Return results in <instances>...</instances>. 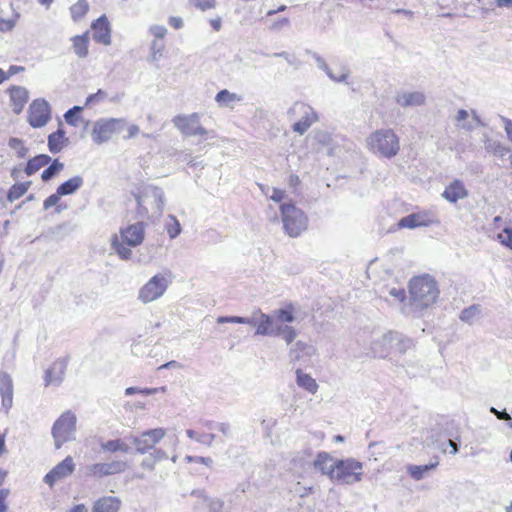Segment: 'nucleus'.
<instances>
[{"label": "nucleus", "instance_id": "nucleus-64", "mask_svg": "<svg viewBox=\"0 0 512 512\" xmlns=\"http://www.w3.org/2000/svg\"><path fill=\"white\" fill-rule=\"evenodd\" d=\"M150 454L157 463L168 458L167 453L162 449H154Z\"/></svg>", "mask_w": 512, "mask_h": 512}, {"label": "nucleus", "instance_id": "nucleus-44", "mask_svg": "<svg viewBox=\"0 0 512 512\" xmlns=\"http://www.w3.org/2000/svg\"><path fill=\"white\" fill-rule=\"evenodd\" d=\"M165 229L171 239L176 238L182 231L179 221L171 214L167 216Z\"/></svg>", "mask_w": 512, "mask_h": 512}, {"label": "nucleus", "instance_id": "nucleus-14", "mask_svg": "<svg viewBox=\"0 0 512 512\" xmlns=\"http://www.w3.org/2000/svg\"><path fill=\"white\" fill-rule=\"evenodd\" d=\"M51 110L47 101L43 99L34 100L28 110V122L34 128L45 126L51 118Z\"/></svg>", "mask_w": 512, "mask_h": 512}, {"label": "nucleus", "instance_id": "nucleus-50", "mask_svg": "<svg viewBox=\"0 0 512 512\" xmlns=\"http://www.w3.org/2000/svg\"><path fill=\"white\" fill-rule=\"evenodd\" d=\"M8 145L11 149L15 150L19 158H25L28 154V148L24 146V143L19 138H10Z\"/></svg>", "mask_w": 512, "mask_h": 512}, {"label": "nucleus", "instance_id": "nucleus-6", "mask_svg": "<svg viewBox=\"0 0 512 512\" xmlns=\"http://www.w3.org/2000/svg\"><path fill=\"white\" fill-rule=\"evenodd\" d=\"M285 232L290 237H298L307 228L308 218L294 204L284 203L280 206Z\"/></svg>", "mask_w": 512, "mask_h": 512}, {"label": "nucleus", "instance_id": "nucleus-24", "mask_svg": "<svg viewBox=\"0 0 512 512\" xmlns=\"http://www.w3.org/2000/svg\"><path fill=\"white\" fill-rule=\"evenodd\" d=\"M316 353V348L303 341H297L290 348L289 355L292 361L309 359Z\"/></svg>", "mask_w": 512, "mask_h": 512}, {"label": "nucleus", "instance_id": "nucleus-61", "mask_svg": "<svg viewBox=\"0 0 512 512\" xmlns=\"http://www.w3.org/2000/svg\"><path fill=\"white\" fill-rule=\"evenodd\" d=\"M223 501L220 499H212L209 501V509L211 512H222Z\"/></svg>", "mask_w": 512, "mask_h": 512}, {"label": "nucleus", "instance_id": "nucleus-54", "mask_svg": "<svg viewBox=\"0 0 512 512\" xmlns=\"http://www.w3.org/2000/svg\"><path fill=\"white\" fill-rule=\"evenodd\" d=\"M62 197V195H59V192L58 190L56 191V193L50 195L49 197H47L43 203V208L45 210H48L50 209L51 207L55 206L60 198Z\"/></svg>", "mask_w": 512, "mask_h": 512}, {"label": "nucleus", "instance_id": "nucleus-26", "mask_svg": "<svg viewBox=\"0 0 512 512\" xmlns=\"http://www.w3.org/2000/svg\"><path fill=\"white\" fill-rule=\"evenodd\" d=\"M313 59L316 62L317 67L324 71L327 76L334 82H346L347 78L349 77L350 71L347 67L343 66L341 67V75L340 77H336L335 74L332 72V70L329 68L325 60L316 52H309Z\"/></svg>", "mask_w": 512, "mask_h": 512}, {"label": "nucleus", "instance_id": "nucleus-59", "mask_svg": "<svg viewBox=\"0 0 512 512\" xmlns=\"http://www.w3.org/2000/svg\"><path fill=\"white\" fill-rule=\"evenodd\" d=\"M151 33L158 39L164 38L167 33V29L161 25L152 26L150 29Z\"/></svg>", "mask_w": 512, "mask_h": 512}, {"label": "nucleus", "instance_id": "nucleus-8", "mask_svg": "<svg viewBox=\"0 0 512 512\" xmlns=\"http://www.w3.org/2000/svg\"><path fill=\"white\" fill-rule=\"evenodd\" d=\"M171 284L170 275L156 274L145 283L138 292V300L143 304L161 298Z\"/></svg>", "mask_w": 512, "mask_h": 512}, {"label": "nucleus", "instance_id": "nucleus-16", "mask_svg": "<svg viewBox=\"0 0 512 512\" xmlns=\"http://www.w3.org/2000/svg\"><path fill=\"white\" fill-rule=\"evenodd\" d=\"M127 463L122 460H113L106 463H95L87 466V475L92 477H105L113 474L122 473L126 470Z\"/></svg>", "mask_w": 512, "mask_h": 512}, {"label": "nucleus", "instance_id": "nucleus-10", "mask_svg": "<svg viewBox=\"0 0 512 512\" xmlns=\"http://www.w3.org/2000/svg\"><path fill=\"white\" fill-rule=\"evenodd\" d=\"M127 126L123 118H101L95 121L92 129L94 143L100 145L109 141L115 133H120Z\"/></svg>", "mask_w": 512, "mask_h": 512}, {"label": "nucleus", "instance_id": "nucleus-25", "mask_svg": "<svg viewBox=\"0 0 512 512\" xmlns=\"http://www.w3.org/2000/svg\"><path fill=\"white\" fill-rule=\"evenodd\" d=\"M121 500L115 496H104L97 499L92 507V512H119Z\"/></svg>", "mask_w": 512, "mask_h": 512}, {"label": "nucleus", "instance_id": "nucleus-40", "mask_svg": "<svg viewBox=\"0 0 512 512\" xmlns=\"http://www.w3.org/2000/svg\"><path fill=\"white\" fill-rule=\"evenodd\" d=\"M30 185H31L30 181L14 184L8 191V194H7L8 201L14 202L15 200L22 197L28 191Z\"/></svg>", "mask_w": 512, "mask_h": 512}, {"label": "nucleus", "instance_id": "nucleus-43", "mask_svg": "<svg viewBox=\"0 0 512 512\" xmlns=\"http://www.w3.org/2000/svg\"><path fill=\"white\" fill-rule=\"evenodd\" d=\"M485 149L498 157H503L509 152V148L502 145L499 141L493 139H487L485 141Z\"/></svg>", "mask_w": 512, "mask_h": 512}, {"label": "nucleus", "instance_id": "nucleus-35", "mask_svg": "<svg viewBox=\"0 0 512 512\" xmlns=\"http://www.w3.org/2000/svg\"><path fill=\"white\" fill-rule=\"evenodd\" d=\"M51 157L46 154H40L30 159L25 167V173L30 176L49 164Z\"/></svg>", "mask_w": 512, "mask_h": 512}, {"label": "nucleus", "instance_id": "nucleus-39", "mask_svg": "<svg viewBox=\"0 0 512 512\" xmlns=\"http://www.w3.org/2000/svg\"><path fill=\"white\" fill-rule=\"evenodd\" d=\"M73 49L75 54L84 58L88 54V33L78 35L73 38Z\"/></svg>", "mask_w": 512, "mask_h": 512}, {"label": "nucleus", "instance_id": "nucleus-27", "mask_svg": "<svg viewBox=\"0 0 512 512\" xmlns=\"http://www.w3.org/2000/svg\"><path fill=\"white\" fill-rule=\"evenodd\" d=\"M396 103L402 107H414L425 104L426 97L422 92H403L399 93L396 98Z\"/></svg>", "mask_w": 512, "mask_h": 512}, {"label": "nucleus", "instance_id": "nucleus-32", "mask_svg": "<svg viewBox=\"0 0 512 512\" xmlns=\"http://www.w3.org/2000/svg\"><path fill=\"white\" fill-rule=\"evenodd\" d=\"M83 183V178L77 175L59 185L57 190L59 192V195H71L74 194L78 189H80L83 186Z\"/></svg>", "mask_w": 512, "mask_h": 512}, {"label": "nucleus", "instance_id": "nucleus-49", "mask_svg": "<svg viewBox=\"0 0 512 512\" xmlns=\"http://www.w3.org/2000/svg\"><path fill=\"white\" fill-rule=\"evenodd\" d=\"M165 387L162 386V387H158V388H138V387H128L125 389V395L126 396H131L135 393H139V394H142L144 396H148V395H153V394H156L158 392H164L165 391Z\"/></svg>", "mask_w": 512, "mask_h": 512}, {"label": "nucleus", "instance_id": "nucleus-57", "mask_svg": "<svg viewBox=\"0 0 512 512\" xmlns=\"http://www.w3.org/2000/svg\"><path fill=\"white\" fill-rule=\"evenodd\" d=\"M157 462L154 460V458L149 454L147 457H145L141 462V467L147 470H154L155 465Z\"/></svg>", "mask_w": 512, "mask_h": 512}, {"label": "nucleus", "instance_id": "nucleus-3", "mask_svg": "<svg viewBox=\"0 0 512 512\" xmlns=\"http://www.w3.org/2000/svg\"><path fill=\"white\" fill-rule=\"evenodd\" d=\"M368 149L381 157L392 158L400 150L399 137L392 129H379L366 139Z\"/></svg>", "mask_w": 512, "mask_h": 512}, {"label": "nucleus", "instance_id": "nucleus-48", "mask_svg": "<svg viewBox=\"0 0 512 512\" xmlns=\"http://www.w3.org/2000/svg\"><path fill=\"white\" fill-rule=\"evenodd\" d=\"M186 434L189 438L194 439L195 441H197L201 444H204L206 446H209V447L212 445L213 441L216 438V436L214 434H207V433L199 434L192 429L187 430Z\"/></svg>", "mask_w": 512, "mask_h": 512}, {"label": "nucleus", "instance_id": "nucleus-58", "mask_svg": "<svg viewBox=\"0 0 512 512\" xmlns=\"http://www.w3.org/2000/svg\"><path fill=\"white\" fill-rule=\"evenodd\" d=\"M140 133V129L137 125L132 124L127 127V134L123 136L124 140L135 138Z\"/></svg>", "mask_w": 512, "mask_h": 512}, {"label": "nucleus", "instance_id": "nucleus-41", "mask_svg": "<svg viewBox=\"0 0 512 512\" xmlns=\"http://www.w3.org/2000/svg\"><path fill=\"white\" fill-rule=\"evenodd\" d=\"M387 295L393 297L398 303H401L406 297L405 290L400 286L383 287L380 296L387 299Z\"/></svg>", "mask_w": 512, "mask_h": 512}, {"label": "nucleus", "instance_id": "nucleus-11", "mask_svg": "<svg viewBox=\"0 0 512 512\" xmlns=\"http://www.w3.org/2000/svg\"><path fill=\"white\" fill-rule=\"evenodd\" d=\"M76 416L71 411L63 413L54 423L52 435L56 449L68 441L74 440L76 431Z\"/></svg>", "mask_w": 512, "mask_h": 512}, {"label": "nucleus", "instance_id": "nucleus-60", "mask_svg": "<svg viewBox=\"0 0 512 512\" xmlns=\"http://www.w3.org/2000/svg\"><path fill=\"white\" fill-rule=\"evenodd\" d=\"M490 412L493 413L498 419L504 420V421H511V416L509 413H507L506 410L499 411L494 407L490 408Z\"/></svg>", "mask_w": 512, "mask_h": 512}, {"label": "nucleus", "instance_id": "nucleus-1", "mask_svg": "<svg viewBox=\"0 0 512 512\" xmlns=\"http://www.w3.org/2000/svg\"><path fill=\"white\" fill-rule=\"evenodd\" d=\"M413 346L412 339L399 332L389 331L371 342L370 351L375 358L384 359L392 353L403 355Z\"/></svg>", "mask_w": 512, "mask_h": 512}, {"label": "nucleus", "instance_id": "nucleus-63", "mask_svg": "<svg viewBox=\"0 0 512 512\" xmlns=\"http://www.w3.org/2000/svg\"><path fill=\"white\" fill-rule=\"evenodd\" d=\"M285 197V191L277 188H273L272 195L270 196L271 200L274 202H281Z\"/></svg>", "mask_w": 512, "mask_h": 512}, {"label": "nucleus", "instance_id": "nucleus-17", "mask_svg": "<svg viewBox=\"0 0 512 512\" xmlns=\"http://www.w3.org/2000/svg\"><path fill=\"white\" fill-rule=\"evenodd\" d=\"M75 470V463L71 456H67L63 461L53 467L44 477V482L52 487L56 482L70 476Z\"/></svg>", "mask_w": 512, "mask_h": 512}, {"label": "nucleus", "instance_id": "nucleus-7", "mask_svg": "<svg viewBox=\"0 0 512 512\" xmlns=\"http://www.w3.org/2000/svg\"><path fill=\"white\" fill-rule=\"evenodd\" d=\"M362 475L363 465L361 462L353 458L336 460V469L332 475V481L352 485L360 482L362 480Z\"/></svg>", "mask_w": 512, "mask_h": 512}, {"label": "nucleus", "instance_id": "nucleus-13", "mask_svg": "<svg viewBox=\"0 0 512 512\" xmlns=\"http://www.w3.org/2000/svg\"><path fill=\"white\" fill-rule=\"evenodd\" d=\"M166 435L163 428H155L144 431L139 437H132V444L135 445L136 453L146 454L149 450L159 443Z\"/></svg>", "mask_w": 512, "mask_h": 512}, {"label": "nucleus", "instance_id": "nucleus-21", "mask_svg": "<svg viewBox=\"0 0 512 512\" xmlns=\"http://www.w3.org/2000/svg\"><path fill=\"white\" fill-rule=\"evenodd\" d=\"M67 369V361L65 359L56 360L45 373V385L59 386L63 380Z\"/></svg>", "mask_w": 512, "mask_h": 512}, {"label": "nucleus", "instance_id": "nucleus-12", "mask_svg": "<svg viewBox=\"0 0 512 512\" xmlns=\"http://www.w3.org/2000/svg\"><path fill=\"white\" fill-rule=\"evenodd\" d=\"M172 123L186 137L208 135V130L201 126L198 113L177 115L172 119Z\"/></svg>", "mask_w": 512, "mask_h": 512}, {"label": "nucleus", "instance_id": "nucleus-37", "mask_svg": "<svg viewBox=\"0 0 512 512\" xmlns=\"http://www.w3.org/2000/svg\"><path fill=\"white\" fill-rule=\"evenodd\" d=\"M100 448L103 451L111 453L121 452L126 454L130 451V446L121 439H113L102 442L100 444Z\"/></svg>", "mask_w": 512, "mask_h": 512}, {"label": "nucleus", "instance_id": "nucleus-20", "mask_svg": "<svg viewBox=\"0 0 512 512\" xmlns=\"http://www.w3.org/2000/svg\"><path fill=\"white\" fill-rule=\"evenodd\" d=\"M93 39L97 43L109 45L111 43V29L109 21L105 15L100 16L92 23Z\"/></svg>", "mask_w": 512, "mask_h": 512}, {"label": "nucleus", "instance_id": "nucleus-28", "mask_svg": "<svg viewBox=\"0 0 512 512\" xmlns=\"http://www.w3.org/2000/svg\"><path fill=\"white\" fill-rule=\"evenodd\" d=\"M0 394L2 396V404L6 409L11 408L13 400V384L9 374L0 373Z\"/></svg>", "mask_w": 512, "mask_h": 512}, {"label": "nucleus", "instance_id": "nucleus-18", "mask_svg": "<svg viewBox=\"0 0 512 512\" xmlns=\"http://www.w3.org/2000/svg\"><path fill=\"white\" fill-rule=\"evenodd\" d=\"M295 109L301 113V119L293 124L292 130L303 135L313 123L318 121V115L311 106L304 103L295 104L293 110Z\"/></svg>", "mask_w": 512, "mask_h": 512}, {"label": "nucleus", "instance_id": "nucleus-51", "mask_svg": "<svg viewBox=\"0 0 512 512\" xmlns=\"http://www.w3.org/2000/svg\"><path fill=\"white\" fill-rule=\"evenodd\" d=\"M81 106H74L73 108L66 111L64 114L65 121L71 126H77V121L80 119L78 114L82 111Z\"/></svg>", "mask_w": 512, "mask_h": 512}, {"label": "nucleus", "instance_id": "nucleus-33", "mask_svg": "<svg viewBox=\"0 0 512 512\" xmlns=\"http://www.w3.org/2000/svg\"><path fill=\"white\" fill-rule=\"evenodd\" d=\"M215 101L221 107H233V103L242 101V97L236 93L230 92L227 89L219 91L215 96Z\"/></svg>", "mask_w": 512, "mask_h": 512}, {"label": "nucleus", "instance_id": "nucleus-5", "mask_svg": "<svg viewBox=\"0 0 512 512\" xmlns=\"http://www.w3.org/2000/svg\"><path fill=\"white\" fill-rule=\"evenodd\" d=\"M273 318L274 313L272 315H268L257 310L252 313L251 317L220 316L217 318V323L248 324L256 327V335L271 336Z\"/></svg>", "mask_w": 512, "mask_h": 512}, {"label": "nucleus", "instance_id": "nucleus-15", "mask_svg": "<svg viewBox=\"0 0 512 512\" xmlns=\"http://www.w3.org/2000/svg\"><path fill=\"white\" fill-rule=\"evenodd\" d=\"M438 222L436 215L432 211L425 210L411 213L401 218L398 222V226L400 228L414 229L417 227H427Z\"/></svg>", "mask_w": 512, "mask_h": 512}, {"label": "nucleus", "instance_id": "nucleus-22", "mask_svg": "<svg viewBox=\"0 0 512 512\" xmlns=\"http://www.w3.org/2000/svg\"><path fill=\"white\" fill-rule=\"evenodd\" d=\"M468 190L460 180L451 182L441 194V196L450 203H456L459 200L467 198Z\"/></svg>", "mask_w": 512, "mask_h": 512}, {"label": "nucleus", "instance_id": "nucleus-56", "mask_svg": "<svg viewBox=\"0 0 512 512\" xmlns=\"http://www.w3.org/2000/svg\"><path fill=\"white\" fill-rule=\"evenodd\" d=\"M15 26V21L12 19L0 18V31L8 32L11 31Z\"/></svg>", "mask_w": 512, "mask_h": 512}, {"label": "nucleus", "instance_id": "nucleus-47", "mask_svg": "<svg viewBox=\"0 0 512 512\" xmlns=\"http://www.w3.org/2000/svg\"><path fill=\"white\" fill-rule=\"evenodd\" d=\"M64 167V164L61 163L58 159H55L50 166H48L41 175V178L44 182L51 180L55 175H57Z\"/></svg>", "mask_w": 512, "mask_h": 512}, {"label": "nucleus", "instance_id": "nucleus-2", "mask_svg": "<svg viewBox=\"0 0 512 512\" xmlns=\"http://www.w3.org/2000/svg\"><path fill=\"white\" fill-rule=\"evenodd\" d=\"M411 304L417 309L427 308L439 296L436 282L430 276L414 277L409 284Z\"/></svg>", "mask_w": 512, "mask_h": 512}, {"label": "nucleus", "instance_id": "nucleus-52", "mask_svg": "<svg viewBox=\"0 0 512 512\" xmlns=\"http://www.w3.org/2000/svg\"><path fill=\"white\" fill-rule=\"evenodd\" d=\"M497 237L501 244L512 250V228H504Z\"/></svg>", "mask_w": 512, "mask_h": 512}, {"label": "nucleus", "instance_id": "nucleus-29", "mask_svg": "<svg viewBox=\"0 0 512 512\" xmlns=\"http://www.w3.org/2000/svg\"><path fill=\"white\" fill-rule=\"evenodd\" d=\"M10 97L12 101L13 111L16 114H19L23 110L25 104L28 101L27 89L22 86H13L10 89Z\"/></svg>", "mask_w": 512, "mask_h": 512}, {"label": "nucleus", "instance_id": "nucleus-23", "mask_svg": "<svg viewBox=\"0 0 512 512\" xmlns=\"http://www.w3.org/2000/svg\"><path fill=\"white\" fill-rule=\"evenodd\" d=\"M314 468L320 471L323 475H327L332 481V475L336 469V460L327 452H320L314 460Z\"/></svg>", "mask_w": 512, "mask_h": 512}, {"label": "nucleus", "instance_id": "nucleus-4", "mask_svg": "<svg viewBox=\"0 0 512 512\" xmlns=\"http://www.w3.org/2000/svg\"><path fill=\"white\" fill-rule=\"evenodd\" d=\"M138 205V213L141 217H158L163 213L165 207V195L161 188L153 185L143 186L135 195Z\"/></svg>", "mask_w": 512, "mask_h": 512}, {"label": "nucleus", "instance_id": "nucleus-53", "mask_svg": "<svg viewBox=\"0 0 512 512\" xmlns=\"http://www.w3.org/2000/svg\"><path fill=\"white\" fill-rule=\"evenodd\" d=\"M107 98V93L101 89H99L96 93L90 94L87 99L85 105H92L102 102Z\"/></svg>", "mask_w": 512, "mask_h": 512}, {"label": "nucleus", "instance_id": "nucleus-19", "mask_svg": "<svg viewBox=\"0 0 512 512\" xmlns=\"http://www.w3.org/2000/svg\"><path fill=\"white\" fill-rule=\"evenodd\" d=\"M145 223L137 222L120 230L122 241L127 246L136 247L142 244L145 237Z\"/></svg>", "mask_w": 512, "mask_h": 512}, {"label": "nucleus", "instance_id": "nucleus-34", "mask_svg": "<svg viewBox=\"0 0 512 512\" xmlns=\"http://www.w3.org/2000/svg\"><path fill=\"white\" fill-rule=\"evenodd\" d=\"M129 247L130 246H127L126 243L120 240L117 235L112 236L111 248L119 256L120 259L127 261L132 258L133 252Z\"/></svg>", "mask_w": 512, "mask_h": 512}, {"label": "nucleus", "instance_id": "nucleus-46", "mask_svg": "<svg viewBox=\"0 0 512 512\" xmlns=\"http://www.w3.org/2000/svg\"><path fill=\"white\" fill-rule=\"evenodd\" d=\"M89 10V5L86 0H79L71 6L70 12L74 21H79Z\"/></svg>", "mask_w": 512, "mask_h": 512}, {"label": "nucleus", "instance_id": "nucleus-38", "mask_svg": "<svg viewBox=\"0 0 512 512\" xmlns=\"http://www.w3.org/2000/svg\"><path fill=\"white\" fill-rule=\"evenodd\" d=\"M261 20L272 32H280L290 26V19L288 17H280L274 19L272 17L266 18L265 15Z\"/></svg>", "mask_w": 512, "mask_h": 512}, {"label": "nucleus", "instance_id": "nucleus-36", "mask_svg": "<svg viewBox=\"0 0 512 512\" xmlns=\"http://www.w3.org/2000/svg\"><path fill=\"white\" fill-rule=\"evenodd\" d=\"M64 142H68L65 138V132L58 129L56 132L48 136V147L51 153H58L62 150Z\"/></svg>", "mask_w": 512, "mask_h": 512}, {"label": "nucleus", "instance_id": "nucleus-55", "mask_svg": "<svg viewBox=\"0 0 512 512\" xmlns=\"http://www.w3.org/2000/svg\"><path fill=\"white\" fill-rule=\"evenodd\" d=\"M186 460L188 462H197L202 463L208 467L213 464V460L210 457H201V456H186Z\"/></svg>", "mask_w": 512, "mask_h": 512}, {"label": "nucleus", "instance_id": "nucleus-45", "mask_svg": "<svg viewBox=\"0 0 512 512\" xmlns=\"http://www.w3.org/2000/svg\"><path fill=\"white\" fill-rule=\"evenodd\" d=\"M468 117H469V113L467 110H465V109L458 110V112L455 116L456 126L461 129L467 130V131L474 130L475 125H473V123L471 121H467Z\"/></svg>", "mask_w": 512, "mask_h": 512}, {"label": "nucleus", "instance_id": "nucleus-9", "mask_svg": "<svg viewBox=\"0 0 512 512\" xmlns=\"http://www.w3.org/2000/svg\"><path fill=\"white\" fill-rule=\"evenodd\" d=\"M295 320L292 311L288 309H279L274 311L273 326L271 336L282 338L287 345H291L296 339L298 333L290 325Z\"/></svg>", "mask_w": 512, "mask_h": 512}, {"label": "nucleus", "instance_id": "nucleus-31", "mask_svg": "<svg viewBox=\"0 0 512 512\" xmlns=\"http://www.w3.org/2000/svg\"><path fill=\"white\" fill-rule=\"evenodd\" d=\"M296 383L299 387L305 389L311 394H315L318 390V384L311 375L304 373L301 369L296 370Z\"/></svg>", "mask_w": 512, "mask_h": 512}, {"label": "nucleus", "instance_id": "nucleus-30", "mask_svg": "<svg viewBox=\"0 0 512 512\" xmlns=\"http://www.w3.org/2000/svg\"><path fill=\"white\" fill-rule=\"evenodd\" d=\"M439 462H431L426 465H413L410 464L406 467L407 473L416 481L425 478L428 473L438 466Z\"/></svg>", "mask_w": 512, "mask_h": 512}, {"label": "nucleus", "instance_id": "nucleus-42", "mask_svg": "<svg viewBox=\"0 0 512 512\" xmlns=\"http://www.w3.org/2000/svg\"><path fill=\"white\" fill-rule=\"evenodd\" d=\"M480 314L481 307L479 305H472L461 311L460 320L472 324L480 317Z\"/></svg>", "mask_w": 512, "mask_h": 512}, {"label": "nucleus", "instance_id": "nucleus-62", "mask_svg": "<svg viewBox=\"0 0 512 512\" xmlns=\"http://www.w3.org/2000/svg\"><path fill=\"white\" fill-rule=\"evenodd\" d=\"M9 495L8 489H0V512H7L6 498Z\"/></svg>", "mask_w": 512, "mask_h": 512}]
</instances>
